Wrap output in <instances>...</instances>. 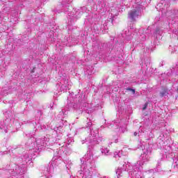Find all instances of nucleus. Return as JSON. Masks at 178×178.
Wrapping results in <instances>:
<instances>
[{"instance_id":"1","label":"nucleus","mask_w":178,"mask_h":178,"mask_svg":"<svg viewBox=\"0 0 178 178\" xmlns=\"http://www.w3.org/2000/svg\"><path fill=\"white\" fill-rule=\"evenodd\" d=\"M140 16V11L138 10H131L128 13V19L131 23L136 22Z\"/></svg>"},{"instance_id":"2","label":"nucleus","mask_w":178,"mask_h":178,"mask_svg":"<svg viewBox=\"0 0 178 178\" xmlns=\"http://www.w3.org/2000/svg\"><path fill=\"white\" fill-rule=\"evenodd\" d=\"M166 94H168V90H166V89H164L163 91H161L160 92L161 97H165V95H166Z\"/></svg>"},{"instance_id":"8","label":"nucleus","mask_w":178,"mask_h":178,"mask_svg":"<svg viewBox=\"0 0 178 178\" xmlns=\"http://www.w3.org/2000/svg\"><path fill=\"white\" fill-rule=\"evenodd\" d=\"M158 31H159V29H157V30L156 31V33H158Z\"/></svg>"},{"instance_id":"7","label":"nucleus","mask_w":178,"mask_h":178,"mask_svg":"<svg viewBox=\"0 0 178 178\" xmlns=\"http://www.w3.org/2000/svg\"><path fill=\"white\" fill-rule=\"evenodd\" d=\"M134 134V136H137V132H135Z\"/></svg>"},{"instance_id":"3","label":"nucleus","mask_w":178,"mask_h":178,"mask_svg":"<svg viewBox=\"0 0 178 178\" xmlns=\"http://www.w3.org/2000/svg\"><path fill=\"white\" fill-rule=\"evenodd\" d=\"M102 154H105V155H108L109 153V149L108 148H104L102 150Z\"/></svg>"},{"instance_id":"6","label":"nucleus","mask_w":178,"mask_h":178,"mask_svg":"<svg viewBox=\"0 0 178 178\" xmlns=\"http://www.w3.org/2000/svg\"><path fill=\"white\" fill-rule=\"evenodd\" d=\"M122 171L120 170V169H118V170H117V171H116V175H118V176H120V172H121Z\"/></svg>"},{"instance_id":"5","label":"nucleus","mask_w":178,"mask_h":178,"mask_svg":"<svg viewBox=\"0 0 178 178\" xmlns=\"http://www.w3.org/2000/svg\"><path fill=\"white\" fill-rule=\"evenodd\" d=\"M127 90L132 92L133 94H135V93H136V90H135L134 89L128 88Z\"/></svg>"},{"instance_id":"4","label":"nucleus","mask_w":178,"mask_h":178,"mask_svg":"<svg viewBox=\"0 0 178 178\" xmlns=\"http://www.w3.org/2000/svg\"><path fill=\"white\" fill-rule=\"evenodd\" d=\"M147 108H148V103H145V104L144 105V106L143 108V111H145V109H147Z\"/></svg>"}]
</instances>
